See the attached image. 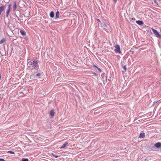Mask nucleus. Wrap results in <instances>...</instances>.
<instances>
[{"mask_svg":"<svg viewBox=\"0 0 161 161\" xmlns=\"http://www.w3.org/2000/svg\"><path fill=\"white\" fill-rule=\"evenodd\" d=\"M104 29L105 30H107L108 28L110 27V25L108 24H105L104 25Z\"/></svg>","mask_w":161,"mask_h":161,"instance_id":"obj_9","label":"nucleus"},{"mask_svg":"<svg viewBox=\"0 0 161 161\" xmlns=\"http://www.w3.org/2000/svg\"><path fill=\"white\" fill-rule=\"evenodd\" d=\"M59 12L58 11H57V12L56 13V18H58L59 16Z\"/></svg>","mask_w":161,"mask_h":161,"instance_id":"obj_16","label":"nucleus"},{"mask_svg":"<svg viewBox=\"0 0 161 161\" xmlns=\"http://www.w3.org/2000/svg\"><path fill=\"white\" fill-rule=\"evenodd\" d=\"M145 136V133H141L140 134L139 137L141 138H144Z\"/></svg>","mask_w":161,"mask_h":161,"instance_id":"obj_8","label":"nucleus"},{"mask_svg":"<svg viewBox=\"0 0 161 161\" xmlns=\"http://www.w3.org/2000/svg\"><path fill=\"white\" fill-rule=\"evenodd\" d=\"M94 67L97 68H97H98L96 66V65H94Z\"/></svg>","mask_w":161,"mask_h":161,"instance_id":"obj_26","label":"nucleus"},{"mask_svg":"<svg viewBox=\"0 0 161 161\" xmlns=\"http://www.w3.org/2000/svg\"><path fill=\"white\" fill-rule=\"evenodd\" d=\"M68 143L67 142H65L64 144H63L62 146L60 148V149L63 148L65 147L66 145L68 144Z\"/></svg>","mask_w":161,"mask_h":161,"instance_id":"obj_11","label":"nucleus"},{"mask_svg":"<svg viewBox=\"0 0 161 161\" xmlns=\"http://www.w3.org/2000/svg\"><path fill=\"white\" fill-rule=\"evenodd\" d=\"M54 114H55V113H54V111L53 110H51L50 113V115L53 116L54 115Z\"/></svg>","mask_w":161,"mask_h":161,"instance_id":"obj_15","label":"nucleus"},{"mask_svg":"<svg viewBox=\"0 0 161 161\" xmlns=\"http://www.w3.org/2000/svg\"><path fill=\"white\" fill-rule=\"evenodd\" d=\"M7 153L13 154H14V153L12 151H8L7 152Z\"/></svg>","mask_w":161,"mask_h":161,"instance_id":"obj_17","label":"nucleus"},{"mask_svg":"<svg viewBox=\"0 0 161 161\" xmlns=\"http://www.w3.org/2000/svg\"><path fill=\"white\" fill-rule=\"evenodd\" d=\"M20 33H21V34L23 36L25 35L26 34L25 32L22 30L20 31Z\"/></svg>","mask_w":161,"mask_h":161,"instance_id":"obj_14","label":"nucleus"},{"mask_svg":"<svg viewBox=\"0 0 161 161\" xmlns=\"http://www.w3.org/2000/svg\"><path fill=\"white\" fill-rule=\"evenodd\" d=\"M60 79V77H58V79Z\"/></svg>","mask_w":161,"mask_h":161,"instance_id":"obj_28","label":"nucleus"},{"mask_svg":"<svg viewBox=\"0 0 161 161\" xmlns=\"http://www.w3.org/2000/svg\"><path fill=\"white\" fill-rule=\"evenodd\" d=\"M136 22L137 24L140 25H142L144 24L143 22L141 20L136 21Z\"/></svg>","mask_w":161,"mask_h":161,"instance_id":"obj_6","label":"nucleus"},{"mask_svg":"<svg viewBox=\"0 0 161 161\" xmlns=\"http://www.w3.org/2000/svg\"><path fill=\"white\" fill-rule=\"evenodd\" d=\"M38 63V60H35L32 61L28 60L27 61V65L29 67H32V69H37Z\"/></svg>","mask_w":161,"mask_h":161,"instance_id":"obj_1","label":"nucleus"},{"mask_svg":"<svg viewBox=\"0 0 161 161\" xmlns=\"http://www.w3.org/2000/svg\"><path fill=\"white\" fill-rule=\"evenodd\" d=\"M114 1H115V3H116V1H117V0H114Z\"/></svg>","mask_w":161,"mask_h":161,"instance_id":"obj_27","label":"nucleus"},{"mask_svg":"<svg viewBox=\"0 0 161 161\" xmlns=\"http://www.w3.org/2000/svg\"><path fill=\"white\" fill-rule=\"evenodd\" d=\"M16 8H17L16 3V2H14V5L13 7V10H15L16 9Z\"/></svg>","mask_w":161,"mask_h":161,"instance_id":"obj_10","label":"nucleus"},{"mask_svg":"<svg viewBox=\"0 0 161 161\" xmlns=\"http://www.w3.org/2000/svg\"><path fill=\"white\" fill-rule=\"evenodd\" d=\"M5 8V6L4 5H2L0 7V15L1 14L2 12H3Z\"/></svg>","mask_w":161,"mask_h":161,"instance_id":"obj_5","label":"nucleus"},{"mask_svg":"<svg viewBox=\"0 0 161 161\" xmlns=\"http://www.w3.org/2000/svg\"><path fill=\"white\" fill-rule=\"evenodd\" d=\"M34 76V75H31V78H33V76Z\"/></svg>","mask_w":161,"mask_h":161,"instance_id":"obj_25","label":"nucleus"},{"mask_svg":"<svg viewBox=\"0 0 161 161\" xmlns=\"http://www.w3.org/2000/svg\"><path fill=\"white\" fill-rule=\"evenodd\" d=\"M0 161H5L3 159L0 158Z\"/></svg>","mask_w":161,"mask_h":161,"instance_id":"obj_22","label":"nucleus"},{"mask_svg":"<svg viewBox=\"0 0 161 161\" xmlns=\"http://www.w3.org/2000/svg\"><path fill=\"white\" fill-rule=\"evenodd\" d=\"M11 4H9L8 5V8L6 10V17H8L9 13L10 12L11 9Z\"/></svg>","mask_w":161,"mask_h":161,"instance_id":"obj_3","label":"nucleus"},{"mask_svg":"<svg viewBox=\"0 0 161 161\" xmlns=\"http://www.w3.org/2000/svg\"><path fill=\"white\" fill-rule=\"evenodd\" d=\"M115 49L114 50V51L116 53H120V46L119 45L117 44L115 47Z\"/></svg>","mask_w":161,"mask_h":161,"instance_id":"obj_4","label":"nucleus"},{"mask_svg":"<svg viewBox=\"0 0 161 161\" xmlns=\"http://www.w3.org/2000/svg\"><path fill=\"white\" fill-rule=\"evenodd\" d=\"M123 69H124V70L125 71L126 70V67L125 66H124L123 67Z\"/></svg>","mask_w":161,"mask_h":161,"instance_id":"obj_19","label":"nucleus"},{"mask_svg":"<svg viewBox=\"0 0 161 161\" xmlns=\"http://www.w3.org/2000/svg\"><path fill=\"white\" fill-rule=\"evenodd\" d=\"M152 30L156 37L158 38H161V35L158 33V32L156 30L153 29H152Z\"/></svg>","mask_w":161,"mask_h":161,"instance_id":"obj_2","label":"nucleus"},{"mask_svg":"<svg viewBox=\"0 0 161 161\" xmlns=\"http://www.w3.org/2000/svg\"><path fill=\"white\" fill-rule=\"evenodd\" d=\"M6 39L3 38V39H2L0 41V44H3V43L4 42H5V41H6Z\"/></svg>","mask_w":161,"mask_h":161,"instance_id":"obj_12","label":"nucleus"},{"mask_svg":"<svg viewBox=\"0 0 161 161\" xmlns=\"http://www.w3.org/2000/svg\"><path fill=\"white\" fill-rule=\"evenodd\" d=\"M97 69H98V70L100 72H101V69L98 68H97Z\"/></svg>","mask_w":161,"mask_h":161,"instance_id":"obj_23","label":"nucleus"},{"mask_svg":"<svg viewBox=\"0 0 161 161\" xmlns=\"http://www.w3.org/2000/svg\"><path fill=\"white\" fill-rule=\"evenodd\" d=\"M50 16L51 18H53L54 17V13L53 11L51 12L50 14Z\"/></svg>","mask_w":161,"mask_h":161,"instance_id":"obj_13","label":"nucleus"},{"mask_svg":"<svg viewBox=\"0 0 161 161\" xmlns=\"http://www.w3.org/2000/svg\"><path fill=\"white\" fill-rule=\"evenodd\" d=\"M96 20L97 21H98V22H101V21H100V20L99 19H96Z\"/></svg>","mask_w":161,"mask_h":161,"instance_id":"obj_21","label":"nucleus"},{"mask_svg":"<svg viewBox=\"0 0 161 161\" xmlns=\"http://www.w3.org/2000/svg\"><path fill=\"white\" fill-rule=\"evenodd\" d=\"M53 155L55 158H57L58 157V156L57 155H54L53 154H52Z\"/></svg>","mask_w":161,"mask_h":161,"instance_id":"obj_20","label":"nucleus"},{"mask_svg":"<svg viewBox=\"0 0 161 161\" xmlns=\"http://www.w3.org/2000/svg\"><path fill=\"white\" fill-rule=\"evenodd\" d=\"M40 75L41 74L40 73H38L36 75L37 76H40Z\"/></svg>","mask_w":161,"mask_h":161,"instance_id":"obj_24","label":"nucleus"},{"mask_svg":"<svg viewBox=\"0 0 161 161\" xmlns=\"http://www.w3.org/2000/svg\"><path fill=\"white\" fill-rule=\"evenodd\" d=\"M154 2H155V3H156L155 1H154Z\"/></svg>","mask_w":161,"mask_h":161,"instance_id":"obj_29","label":"nucleus"},{"mask_svg":"<svg viewBox=\"0 0 161 161\" xmlns=\"http://www.w3.org/2000/svg\"><path fill=\"white\" fill-rule=\"evenodd\" d=\"M155 146L157 148H159L161 147V143L160 142H158L155 144Z\"/></svg>","mask_w":161,"mask_h":161,"instance_id":"obj_7","label":"nucleus"},{"mask_svg":"<svg viewBox=\"0 0 161 161\" xmlns=\"http://www.w3.org/2000/svg\"><path fill=\"white\" fill-rule=\"evenodd\" d=\"M22 161H29V160L27 158H23Z\"/></svg>","mask_w":161,"mask_h":161,"instance_id":"obj_18","label":"nucleus"}]
</instances>
